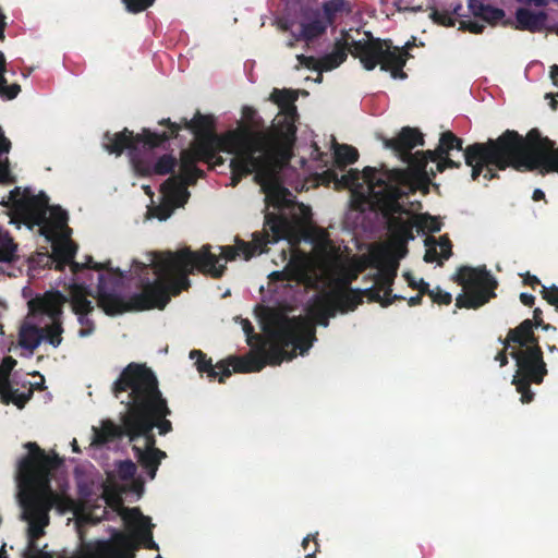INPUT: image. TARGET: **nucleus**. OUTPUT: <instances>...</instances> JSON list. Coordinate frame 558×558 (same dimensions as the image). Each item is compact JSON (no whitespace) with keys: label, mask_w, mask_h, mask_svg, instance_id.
Segmentation results:
<instances>
[{"label":"nucleus","mask_w":558,"mask_h":558,"mask_svg":"<svg viewBox=\"0 0 558 558\" xmlns=\"http://www.w3.org/2000/svg\"><path fill=\"white\" fill-rule=\"evenodd\" d=\"M532 323V330L534 328L542 327L543 330H556V328L550 324H545L543 319V312L541 308H535L533 311V318L529 319Z\"/></svg>","instance_id":"39"},{"label":"nucleus","mask_w":558,"mask_h":558,"mask_svg":"<svg viewBox=\"0 0 558 558\" xmlns=\"http://www.w3.org/2000/svg\"><path fill=\"white\" fill-rule=\"evenodd\" d=\"M27 453L17 463L19 488H65L63 460L57 454H48L36 442L24 446Z\"/></svg>","instance_id":"8"},{"label":"nucleus","mask_w":558,"mask_h":558,"mask_svg":"<svg viewBox=\"0 0 558 558\" xmlns=\"http://www.w3.org/2000/svg\"><path fill=\"white\" fill-rule=\"evenodd\" d=\"M175 165V158L165 155L155 165V171L159 174H166L171 172Z\"/></svg>","instance_id":"36"},{"label":"nucleus","mask_w":558,"mask_h":558,"mask_svg":"<svg viewBox=\"0 0 558 558\" xmlns=\"http://www.w3.org/2000/svg\"><path fill=\"white\" fill-rule=\"evenodd\" d=\"M432 17L434 19L435 22H437L439 24L453 25L452 19L445 13H439L437 11H434L432 14Z\"/></svg>","instance_id":"49"},{"label":"nucleus","mask_w":558,"mask_h":558,"mask_svg":"<svg viewBox=\"0 0 558 558\" xmlns=\"http://www.w3.org/2000/svg\"><path fill=\"white\" fill-rule=\"evenodd\" d=\"M545 98L550 99L549 107L553 111H556L558 109V100L555 98V96L550 93H547Z\"/></svg>","instance_id":"57"},{"label":"nucleus","mask_w":558,"mask_h":558,"mask_svg":"<svg viewBox=\"0 0 558 558\" xmlns=\"http://www.w3.org/2000/svg\"><path fill=\"white\" fill-rule=\"evenodd\" d=\"M270 98L281 108L282 114L276 118V128L257 131L256 133L271 134L274 137L275 149L280 151V144L288 146L294 140V118L296 116V108L293 102L295 100V96L287 90L275 89Z\"/></svg>","instance_id":"15"},{"label":"nucleus","mask_w":558,"mask_h":558,"mask_svg":"<svg viewBox=\"0 0 558 558\" xmlns=\"http://www.w3.org/2000/svg\"><path fill=\"white\" fill-rule=\"evenodd\" d=\"M337 161L340 165L352 163L357 159V150L348 145H338L335 151Z\"/></svg>","instance_id":"33"},{"label":"nucleus","mask_w":558,"mask_h":558,"mask_svg":"<svg viewBox=\"0 0 558 558\" xmlns=\"http://www.w3.org/2000/svg\"><path fill=\"white\" fill-rule=\"evenodd\" d=\"M5 72V59L2 52H0V84H7V80L3 74Z\"/></svg>","instance_id":"53"},{"label":"nucleus","mask_w":558,"mask_h":558,"mask_svg":"<svg viewBox=\"0 0 558 558\" xmlns=\"http://www.w3.org/2000/svg\"><path fill=\"white\" fill-rule=\"evenodd\" d=\"M517 15V28H523V7H520L515 11Z\"/></svg>","instance_id":"56"},{"label":"nucleus","mask_w":558,"mask_h":558,"mask_svg":"<svg viewBox=\"0 0 558 558\" xmlns=\"http://www.w3.org/2000/svg\"><path fill=\"white\" fill-rule=\"evenodd\" d=\"M453 148L462 150V140L450 131L444 132L439 140L438 151L444 154V157H449V151Z\"/></svg>","instance_id":"29"},{"label":"nucleus","mask_w":558,"mask_h":558,"mask_svg":"<svg viewBox=\"0 0 558 558\" xmlns=\"http://www.w3.org/2000/svg\"><path fill=\"white\" fill-rule=\"evenodd\" d=\"M532 198L535 201V202H538L541 199H544L545 198V193L539 190V189H536L534 192H533V196Z\"/></svg>","instance_id":"61"},{"label":"nucleus","mask_w":558,"mask_h":558,"mask_svg":"<svg viewBox=\"0 0 558 558\" xmlns=\"http://www.w3.org/2000/svg\"><path fill=\"white\" fill-rule=\"evenodd\" d=\"M10 201L16 214L25 221L36 225H47L50 216H53V225L62 230L66 223V214L57 208H50L45 195L27 196L19 187L10 193Z\"/></svg>","instance_id":"13"},{"label":"nucleus","mask_w":558,"mask_h":558,"mask_svg":"<svg viewBox=\"0 0 558 558\" xmlns=\"http://www.w3.org/2000/svg\"><path fill=\"white\" fill-rule=\"evenodd\" d=\"M112 392L126 411L121 414V425L112 421H104L100 427H94L95 445H102L109 439L128 436L131 441L143 436V447L134 446L140 462L153 478L165 452L155 448V436L151 433L157 426L160 434L171 430V423L165 417L170 413L166 400L158 389L154 373L143 364L131 363L114 381Z\"/></svg>","instance_id":"3"},{"label":"nucleus","mask_w":558,"mask_h":558,"mask_svg":"<svg viewBox=\"0 0 558 558\" xmlns=\"http://www.w3.org/2000/svg\"><path fill=\"white\" fill-rule=\"evenodd\" d=\"M124 520L128 522H136L143 530L142 534L145 548L158 549V545L153 539V533L150 531L151 524L148 517L143 515L137 508H132L131 510H126Z\"/></svg>","instance_id":"22"},{"label":"nucleus","mask_w":558,"mask_h":558,"mask_svg":"<svg viewBox=\"0 0 558 558\" xmlns=\"http://www.w3.org/2000/svg\"><path fill=\"white\" fill-rule=\"evenodd\" d=\"M292 25V22H289L288 20L286 19H280L278 21V26L280 29L282 31H288L290 28V26Z\"/></svg>","instance_id":"59"},{"label":"nucleus","mask_w":558,"mask_h":558,"mask_svg":"<svg viewBox=\"0 0 558 558\" xmlns=\"http://www.w3.org/2000/svg\"><path fill=\"white\" fill-rule=\"evenodd\" d=\"M534 4L536 7H545L547 4V0H525V5Z\"/></svg>","instance_id":"62"},{"label":"nucleus","mask_w":558,"mask_h":558,"mask_svg":"<svg viewBox=\"0 0 558 558\" xmlns=\"http://www.w3.org/2000/svg\"><path fill=\"white\" fill-rule=\"evenodd\" d=\"M550 77L555 85H558V65L555 64L550 68Z\"/></svg>","instance_id":"58"},{"label":"nucleus","mask_w":558,"mask_h":558,"mask_svg":"<svg viewBox=\"0 0 558 558\" xmlns=\"http://www.w3.org/2000/svg\"><path fill=\"white\" fill-rule=\"evenodd\" d=\"M525 286H530L531 288L535 289L536 286L542 287L543 284H541V281L536 276L525 271Z\"/></svg>","instance_id":"50"},{"label":"nucleus","mask_w":558,"mask_h":558,"mask_svg":"<svg viewBox=\"0 0 558 558\" xmlns=\"http://www.w3.org/2000/svg\"><path fill=\"white\" fill-rule=\"evenodd\" d=\"M541 294L544 300L547 301L548 304L556 307L558 311V287L551 286L550 288H546L545 286H542Z\"/></svg>","instance_id":"38"},{"label":"nucleus","mask_w":558,"mask_h":558,"mask_svg":"<svg viewBox=\"0 0 558 558\" xmlns=\"http://www.w3.org/2000/svg\"><path fill=\"white\" fill-rule=\"evenodd\" d=\"M221 248V255L225 259H234L235 255H236V252L230 247V246H225V247H220Z\"/></svg>","instance_id":"51"},{"label":"nucleus","mask_w":558,"mask_h":558,"mask_svg":"<svg viewBox=\"0 0 558 558\" xmlns=\"http://www.w3.org/2000/svg\"><path fill=\"white\" fill-rule=\"evenodd\" d=\"M293 277L305 287L322 293L316 295L308 308L311 318H289L282 313L269 311L263 322L267 340L253 335L252 325L244 319L242 323L247 342L258 348L259 355L233 359L232 366L235 372H257L267 363L280 364L283 359L291 360L295 355V349H300L303 354L316 339L315 324L327 326L328 318L338 311L353 310L360 302L359 294L349 288L352 280L349 270L337 260L318 264L303 257L296 263Z\"/></svg>","instance_id":"1"},{"label":"nucleus","mask_w":558,"mask_h":558,"mask_svg":"<svg viewBox=\"0 0 558 558\" xmlns=\"http://www.w3.org/2000/svg\"><path fill=\"white\" fill-rule=\"evenodd\" d=\"M219 257L210 253L209 245H205L198 252L184 247L173 253L149 252L145 262H134L142 270L153 267L158 278L155 281L146 279L142 282V291L133 295L128 302L112 294H101L98 299L99 306L110 315L129 310H147L151 307L163 308L170 300V293L179 294L187 289L190 282L186 278L194 268L214 278L221 277L225 266L217 264Z\"/></svg>","instance_id":"4"},{"label":"nucleus","mask_w":558,"mask_h":558,"mask_svg":"<svg viewBox=\"0 0 558 558\" xmlns=\"http://www.w3.org/2000/svg\"><path fill=\"white\" fill-rule=\"evenodd\" d=\"M421 300V295H417L416 298H412L410 300V304L414 305V304H417Z\"/></svg>","instance_id":"64"},{"label":"nucleus","mask_w":558,"mask_h":558,"mask_svg":"<svg viewBox=\"0 0 558 558\" xmlns=\"http://www.w3.org/2000/svg\"><path fill=\"white\" fill-rule=\"evenodd\" d=\"M73 311L76 314H86L93 310L90 301L86 299L85 291L82 287H73L70 291Z\"/></svg>","instance_id":"28"},{"label":"nucleus","mask_w":558,"mask_h":558,"mask_svg":"<svg viewBox=\"0 0 558 558\" xmlns=\"http://www.w3.org/2000/svg\"><path fill=\"white\" fill-rule=\"evenodd\" d=\"M63 302L64 299L60 295L51 296L41 302L40 310L43 314H47L52 319V324L38 328L27 319L20 331V343L22 347L33 351L44 338L48 339L53 345H58L61 342L60 335L62 329L58 322V316L61 314Z\"/></svg>","instance_id":"11"},{"label":"nucleus","mask_w":558,"mask_h":558,"mask_svg":"<svg viewBox=\"0 0 558 558\" xmlns=\"http://www.w3.org/2000/svg\"><path fill=\"white\" fill-rule=\"evenodd\" d=\"M418 289L421 293H427L434 302L440 304H449L451 302V295L447 292H442L439 288L436 290H429L428 284L421 281Z\"/></svg>","instance_id":"34"},{"label":"nucleus","mask_w":558,"mask_h":558,"mask_svg":"<svg viewBox=\"0 0 558 558\" xmlns=\"http://www.w3.org/2000/svg\"><path fill=\"white\" fill-rule=\"evenodd\" d=\"M426 245L428 246L424 257L426 262H434L438 257H440L439 251L437 248V241L435 238L428 236L426 239Z\"/></svg>","instance_id":"40"},{"label":"nucleus","mask_w":558,"mask_h":558,"mask_svg":"<svg viewBox=\"0 0 558 558\" xmlns=\"http://www.w3.org/2000/svg\"><path fill=\"white\" fill-rule=\"evenodd\" d=\"M511 343H518L520 347L523 345V323L515 329L509 331L508 338L505 341L504 351L496 356V359L500 361L501 365L506 363V353L508 351L509 354L515 359L518 371L512 383L517 386L518 391L523 395V380L521 378L523 373V357L521 355V351L517 350ZM521 400L523 401V396L521 397Z\"/></svg>","instance_id":"18"},{"label":"nucleus","mask_w":558,"mask_h":558,"mask_svg":"<svg viewBox=\"0 0 558 558\" xmlns=\"http://www.w3.org/2000/svg\"><path fill=\"white\" fill-rule=\"evenodd\" d=\"M258 245L257 244H250L245 242H240L238 244V250L242 252L245 259L251 258L257 251Z\"/></svg>","instance_id":"47"},{"label":"nucleus","mask_w":558,"mask_h":558,"mask_svg":"<svg viewBox=\"0 0 558 558\" xmlns=\"http://www.w3.org/2000/svg\"><path fill=\"white\" fill-rule=\"evenodd\" d=\"M190 357L191 359L197 357V367L201 372H208L209 376H211V377H217V376L221 375L220 381L223 380V377L231 375V371L228 366L221 365V366L213 367L210 363L205 362L203 353L201 351H196V350L192 351L190 353Z\"/></svg>","instance_id":"27"},{"label":"nucleus","mask_w":558,"mask_h":558,"mask_svg":"<svg viewBox=\"0 0 558 558\" xmlns=\"http://www.w3.org/2000/svg\"><path fill=\"white\" fill-rule=\"evenodd\" d=\"M344 186L349 187L356 201V208L364 210L363 205H368L373 210H379L386 219L387 228L391 235L395 250L393 257L387 256L381 272L384 283L389 286L396 276L398 259L407 253L405 244L413 239V221L410 213L403 208L399 199L405 195L398 185H405L409 175L402 170H386L366 167L362 172L351 170L341 179Z\"/></svg>","instance_id":"5"},{"label":"nucleus","mask_w":558,"mask_h":558,"mask_svg":"<svg viewBox=\"0 0 558 558\" xmlns=\"http://www.w3.org/2000/svg\"><path fill=\"white\" fill-rule=\"evenodd\" d=\"M21 87L17 84H12L7 86L5 84H0V95L7 97L8 99H13L20 93Z\"/></svg>","instance_id":"46"},{"label":"nucleus","mask_w":558,"mask_h":558,"mask_svg":"<svg viewBox=\"0 0 558 558\" xmlns=\"http://www.w3.org/2000/svg\"><path fill=\"white\" fill-rule=\"evenodd\" d=\"M459 23L461 29H468L475 34L482 33L485 27L484 23L478 21H460Z\"/></svg>","instance_id":"45"},{"label":"nucleus","mask_w":558,"mask_h":558,"mask_svg":"<svg viewBox=\"0 0 558 558\" xmlns=\"http://www.w3.org/2000/svg\"><path fill=\"white\" fill-rule=\"evenodd\" d=\"M166 140L167 135L165 133L158 135L145 130L143 134L134 136L132 132L124 130L112 137L106 134L104 145L110 153L116 154H120L124 148H129L135 170L145 174L150 171V162L146 160V154Z\"/></svg>","instance_id":"10"},{"label":"nucleus","mask_w":558,"mask_h":558,"mask_svg":"<svg viewBox=\"0 0 558 558\" xmlns=\"http://www.w3.org/2000/svg\"><path fill=\"white\" fill-rule=\"evenodd\" d=\"M424 158L422 160L414 161L410 159L409 162L414 163V166L418 170H423L426 167L427 158L432 160H438L437 170L442 171L446 167H459V163L450 159L449 157H444V154L438 151V147L435 150H427L423 154Z\"/></svg>","instance_id":"25"},{"label":"nucleus","mask_w":558,"mask_h":558,"mask_svg":"<svg viewBox=\"0 0 558 558\" xmlns=\"http://www.w3.org/2000/svg\"><path fill=\"white\" fill-rule=\"evenodd\" d=\"M531 384H534L533 381H527L525 379V404L530 403L534 400V392L531 389Z\"/></svg>","instance_id":"52"},{"label":"nucleus","mask_w":558,"mask_h":558,"mask_svg":"<svg viewBox=\"0 0 558 558\" xmlns=\"http://www.w3.org/2000/svg\"><path fill=\"white\" fill-rule=\"evenodd\" d=\"M437 246L439 247L440 257L448 258L451 255V244L447 238H440Z\"/></svg>","instance_id":"48"},{"label":"nucleus","mask_w":558,"mask_h":558,"mask_svg":"<svg viewBox=\"0 0 558 558\" xmlns=\"http://www.w3.org/2000/svg\"><path fill=\"white\" fill-rule=\"evenodd\" d=\"M329 23L319 11H305V17L300 22V35L296 39L312 40L323 34Z\"/></svg>","instance_id":"21"},{"label":"nucleus","mask_w":558,"mask_h":558,"mask_svg":"<svg viewBox=\"0 0 558 558\" xmlns=\"http://www.w3.org/2000/svg\"><path fill=\"white\" fill-rule=\"evenodd\" d=\"M471 8L476 15H481L484 22H496L504 16V12L498 9H493L490 7H484L482 4L476 5L475 3H471Z\"/></svg>","instance_id":"32"},{"label":"nucleus","mask_w":558,"mask_h":558,"mask_svg":"<svg viewBox=\"0 0 558 558\" xmlns=\"http://www.w3.org/2000/svg\"><path fill=\"white\" fill-rule=\"evenodd\" d=\"M53 254L57 258L61 259L62 263H58V267L61 269L64 263H69L75 252L76 245L68 236H59L52 243Z\"/></svg>","instance_id":"24"},{"label":"nucleus","mask_w":558,"mask_h":558,"mask_svg":"<svg viewBox=\"0 0 558 558\" xmlns=\"http://www.w3.org/2000/svg\"><path fill=\"white\" fill-rule=\"evenodd\" d=\"M136 472V465L131 461H124L119 464L118 474L122 480H130Z\"/></svg>","instance_id":"41"},{"label":"nucleus","mask_w":558,"mask_h":558,"mask_svg":"<svg viewBox=\"0 0 558 558\" xmlns=\"http://www.w3.org/2000/svg\"><path fill=\"white\" fill-rule=\"evenodd\" d=\"M417 225L421 229H426L428 231H439L440 230V222L433 217L424 216L417 221Z\"/></svg>","instance_id":"43"},{"label":"nucleus","mask_w":558,"mask_h":558,"mask_svg":"<svg viewBox=\"0 0 558 558\" xmlns=\"http://www.w3.org/2000/svg\"><path fill=\"white\" fill-rule=\"evenodd\" d=\"M17 499L23 510V519L28 522L27 546L37 545L49 524V511H60L61 500L58 490H17Z\"/></svg>","instance_id":"9"},{"label":"nucleus","mask_w":558,"mask_h":558,"mask_svg":"<svg viewBox=\"0 0 558 558\" xmlns=\"http://www.w3.org/2000/svg\"><path fill=\"white\" fill-rule=\"evenodd\" d=\"M319 545L315 536H313V549L305 555V558H315L318 551Z\"/></svg>","instance_id":"55"},{"label":"nucleus","mask_w":558,"mask_h":558,"mask_svg":"<svg viewBox=\"0 0 558 558\" xmlns=\"http://www.w3.org/2000/svg\"><path fill=\"white\" fill-rule=\"evenodd\" d=\"M347 51L359 58L367 70L374 69L378 63L381 64L383 69H392L395 77L405 63L399 48L391 50L388 44H383L379 39L373 38L366 41L354 39L349 41V38H347L343 46H338L335 52L322 59L317 60L305 56H298V59L306 66H313L317 70H331L344 61Z\"/></svg>","instance_id":"6"},{"label":"nucleus","mask_w":558,"mask_h":558,"mask_svg":"<svg viewBox=\"0 0 558 558\" xmlns=\"http://www.w3.org/2000/svg\"><path fill=\"white\" fill-rule=\"evenodd\" d=\"M535 304V296L525 293V306L532 307Z\"/></svg>","instance_id":"63"},{"label":"nucleus","mask_w":558,"mask_h":558,"mask_svg":"<svg viewBox=\"0 0 558 558\" xmlns=\"http://www.w3.org/2000/svg\"><path fill=\"white\" fill-rule=\"evenodd\" d=\"M465 163L472 167V178L476 179L483 167L487 170L485 178L495 177L489 166L504 170L507 167L520 170L523 166V138L514 131H506L496 140L475 143L463 150Z\"/></svg>","instance_id":"7"},{"label":"nucleus","mask_w":558,"mask_h":558,"mask_svg":"<svg viewBox=\"0 0 558 558\" xmlns=\"http://www.w3.org/2000/svg\"><path fill=\"white\" fill-rule=\"evenodd\" d=\"M16 364L15 360L11 356H8L3 360L0 365V397L3 403H14L19 408H23L27 400L32 396V390H28V393H17V390H13L9 383V375L14 365Z\"/></svg>","instance_id":"19"},{"label":"nucleus","mask_w":558,"mask_h":558,"mask_svg":"<svg viewBox=\"0 0 558 558\" xmlns=\"http://www.w3.org/2000/svg\"><path fill=\"white\" fill-rule=\"evenodd\" d=\"M74 477L76 480L77 488H89V486L95 485L90 475L80 468H76L74 471Z\"/></svg>","instance_id":"37"},{"label":"nucleus","mask_w":558,"mask_h":558,"mask_svg":"<svg viewBox=\"0 0 558 558\" xmlns=\"http://www.w3.org/2000/svg\"><path fill=\"white\" fill-rule=\"evenodd\" d=\"M547 14L545 12L534 13L525 9V29L531 32L542 31L545 27Z\"/></svg>","instance_id":"30"},{"label":"nucleus","mask_w":558,"mask_h":558,"mask_svg":"<svg viewBox=\"0 0 558 558\" xmlns=\"http://www.w3.org/2000/svg\"><path fill=\"white\" fill-rule=\"evenodd\" d=\"M538 341L532 323L525 320V379L536 385L542 384L548 373Z\"/></svg>","instance_id":"17"},{"label":"nucleus","mask_w":558,"mask_h":558,"mask_svg":"<svg viewBox=\"0 0 558 558\" xmlns=\"http://www.w3.org/2000/svg\"><path fill=\"white\" fill-rule=\"evenodd\" d=\"M456 281L464 289V293L456 300L458 307H478L485 304L494 295L492 290L497 284L486 270L470 267L460 268Z\"/></svg>","instance_id":"12"},{"label":"nucleus","mask_w":558,"mask_h":558,"mask_svg":"<svg viewBox=\"0 0 558 558\" xmlns=\"http://www.w3.org/2000/svg\"><path fill=\"white\" fill-rule=\"evenodd\" d=\"M344 11H350L345 0H330L324 4L322 15L330 23L337 13Z\"/></svg>","instance_id":"31"},{"label":"nucleus","mask_w":558,"mask_h":558,"mask_svg":"<svg viewBox=\"0 0 558 558\" xmlns=\"http://www.w3.org/2000/svg\"><path fill=\"white\" fill-rule=\"evenodd\" d=\"M311 542H313V536H312V535H307V536L303 539V542H302V547L304 548V550H306V551H311V550H312V547H310Z\"/></svg>","instance_id":"60"},{"label":"nucleus","mask_w":558,"mask_h":558,"mask_svg":"<svg viewBox=\"0 0 558 558\" xmlns=\"http://www.w3.org/2000/svg\"><path fill=\"white\" fill-rule=\"evenodd\" d=\"M423 140L421 134L411 128H404L399 136L393 140H386L385 146L388 148H392L401 154V157L409 161L413 159L414 156L410 153V150L416 145L422 144Z\"/></svg>","instance_id":"20"},{"label":"nucleus","mask_w":558,"mask_h":558,"mask_svg":"<svg viewBox=\"0 0 558 558\" xmlns=\"http://www.w3.org/2000/svg\"><path fill=\"white\" fill-rule=\"evenodd\" d=\"M68 490H58L61 500L60 512L72 511L75 515L77 525L96 524L107 519L108 509L106 505L97 497L92 504L93 490H78L81 493L80 500H74L66 495Z\"/></svg>","instance_id":"16"},{"label":"nucleus","mask_w":558,"mask_h":558,"mask_svg":"<svg viewBox=\"0 0 558 558\" xmlns=\"http://www.w3.org/2000/svg\"><path fill=\"white\" fill-rule=\"evenodd\" d=\"M555 145L538 129H531L525 134V171L537 170L543 175L558 173V147Z\"/></svg>","instance_id":"14"},{"label":"nucleus","mask_w":558,"mask_h":558,"mask_svg":"<svg viewBox=\"0 0 558 558\" xmlns=\"http://www.w3.org/2000/svg\"><path fill=\"white\" fill-rule=\"evenodd\" d=\"M96 554L99 558H124L123 554L108 542L98 543Z\"/></svg>","instance_id":"35"},{"label":"nucleus","mask_w":558,"mask_h":558,"mask_svg":"<svg viewBox=\"0 0 558 558\" xmlns=\"http://www.w3.org/2000/svg\"><path fill=\"white\" fill-rule=\"evenodd\" d=\"M24 558H53L51 554L39 549L38 545L27 546Z\"/></svg>","instance_id":"44"},{"label":"nucleus","mask_w":558,"mask_h":558,"mask_svg":"<svg viewBox=\"0 0 558 558\" xmlns=\"http://www.w3.org/2000/svg\"><path fill=\"white\" fill-rule=\"evenodd\" d=\"M128 493H136L140 498L144 490H101L100 501L106 505V507H110L114 511L121 512L122 517L126 515L128 508L123 507V495H128Z\"/></svg>","instance_id":"23"},{"label":"nucleus","mask_w":558,"mask_h":558,"mask_svg":"<svg viewBox=\"0 0 558 558\" xmlns=\"http://www.w3.org/2000/svg\"><path fill=\"white\" fill-rule=\"evenodd\" d=\"M131 12H141L153 4L154 0H123Z\"/></svg>","instance_id":"42"},{"label":"nucleus","mask_w":558,"mask_h":558,"mask_svg":"<svg viewBox=\"0 0 558 558\" xmlns=\"http://www.w3.org/2000/svg\"><path fill=\"white\" fill-rule=\"evenodd\" d=\"M80 322H81V324H82L83 326H85V325L87 326L86 328H84V327H83V328L80 330V336L84 337V336H86V335L90 333V331H92V325L89 324V322H88L87 319L83 318V317H81V318H80Z\"/></svg>","instance_id":"54"},{"label":"nucleus","mask_w":558,"mask_h":558,"mask_svg":"<svg viewBox=\"0 0 558 558\" xmlns=\"http://www.w3.org/2000/svg\"><path fill=\"white\" fill-rule=\"evenodd\" d=\"M17 245L8 232L0 229V263H14L17 260Z\"/></svg>","instance_id":"26"},{"label":"nucleus","mask_w":558,"mask_h":558,"mask_svg":"<svg viewBox=\"0 0 558 558\" xmlns=\"http://www.w3.org/2000/svg\"><path fill=\"white\" fill-rule=\"evenodd\" d=\"M186 128L193 130L196 137L190 149L181 153V168L185 173V181L179 177L169 178L162 184L166 203L156 208V216L165 220L171 216L174 207L183 206L190 193L186 184H193L194 173L202 175V171L194 167L196 160L211 163L217 150H226L234 157L231 159V185L235 186L242 174L256 172L254 181L260 185L266 199L278 202L284 194L276 179L281 167L280 151L275 149L271 134L252 133V131L232 132L220 138L211 132V119L197 113L191 121L184 119Z\"/></svg>","instance_id":"2"}]
</instances>
